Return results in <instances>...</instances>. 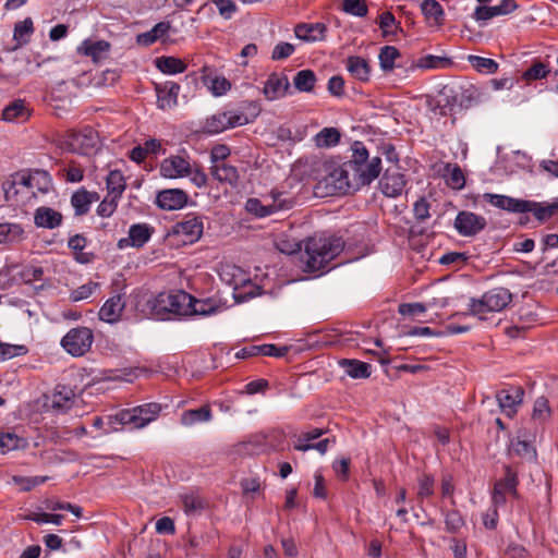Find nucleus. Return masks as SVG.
<instances>
[{
	"label": "nucleus",
	"mask_w": 558,
	"mask_h": 558,
	"mask_svg": "<svg viewBox=\"0 0 558 558\" xmlns=\"http://www.w3.org/2000/svg\"><path fill=\"white\" fill-rule=\"evenodd\" d=\"M344 247V242L339 236L314 235L307 238L304 244V252L301 260L304 263V270L315 272L323 270L335 259Z\"/></svg>",
	"instance_id": "f257e3e1"
},
{
	"label": "nucleus",
	"mask_w": 558,
	"mask_h": 558,
	"mask_svg": "<svg viewBox=\"0 0 558 558\" xmlns=\"http://www.w3.org/2000/svg\"><path fill=\"white\" fill-rule=\"evenodd\" d=\"M352 156L348 160V167L352 169L353 186L361 187L371 184L381 172V159L379 156L369 158L365 145L355 141L352 146Z\"/></svg>",
	"instance_id": "f03ea898"
},
{
	"label": "nucleus",
	"mask_w": 558,
	"mask_h": 558,
	"mask_svg": "<svg viewBox=\"0 0 558 558\" xmlns=\"http://www.w3.org/2000/svg\"><path fill=\"white\" fill-rule=\"evenodd\" d=\"M512 301L511 292L502 287L494 288L485 292L481 299L470 300L469 312L463 315L478 316L481 320L486 319L483 314L486 312H500Z\"/></svg>",
	"instance_id": "7ed1b4c3"
},
{
	"label": "nucleus",
	"mask_w": 558,
	"mask_h": 558,
	"mask_svg": "<svg viewBox=\"0 0 558 558\" xmlns=\"http://www.w3.org/2000/svg\"><path fill=\"white\" fill-rule=\"evenodd\" d=\"M160 411L161 405L159 403L150 402L133 409L122 410L116 415V418L122 425H133L135 428H143L155 421Z\"/></svg>",
	"instance_id": "20e7f679"
},
{
	"label": "nucleus",
	"mask_w": 558,
	"mask_h": 558,
	"mask_svg": "<svg viewBox=\"0 0 558 558\" xmlns=\"http://www.w3.org/2000/svg\"><path fill=\"white\" fill-rule=\"evenodd\" d=\"M192 295L184 291L175 293H160L156 298L154 310L160 314H175L187 316L191 313Z\"/></svg>",
	"instance_id": "39448f33"
},
{
	"label": "nucleus",
	"mask_w": 558,
	"mask_h": 558,
	"mask_svg": "<svg viewBox=\"0 0 558 558\" xmlns=\"http://www.w3.org/2000/svg\"><path fill=\"white\" fill-rule=\"evenodd\" d=\"M93 341L94 335L89 328L76 327L66 332L61 345L72 356H82L89 351Z\"/></svg>",
	"instance_id": "423d86ee"
},
{
	"label": "nucleus",
	"mask_w": 558,
	"mask_h": 558,
	"mask_svg": "<svg viewBox=\"0 0 558 558\" xmlns=\"http://www.w3.org/2000/svg\"><path fill=\"white\" fill-rule=\"evenodd\" d=\"M324 181L326 186L332 189L333 193L347 194L360 189L353 186L352 169L348 167V161L339 168L333 169Z\"/></svg>",
	"instance_id": "0eeeda50"
},
{
	"label": "nucleus",
	"mask_w": 558,
	"mask_h": 558,
	"mask_svg": "<svg viewBox=\"0 0 558 558\" xmlns=\"http://www.w3.org/2000/svg\"><path fill=\"white\" fill-rule=\"evenodd\" d=\"M487 222L483 216L462 210L454 219V228L460 235L474 236L485 229Z\"/></svg>",
	"instance_id": "6e6552de"
},
{
	"label": "nucleus",
	"mask_w": 558,
	"mask_h": 558,
	"mask_svg": "<svg viewBox=\"0 0 558 558\" xmlns=\"http://www.w3.org/2000/svg\"><path fill=\"white\" fill-rule=\"evenodd\" d=\"M524 389L521 386H511L508 389H501L496 393L499 408L512 417L518 412V407L523 402Z\"/></svg>",
	"instance_id": "1a4fd4ad"
},
{
	"label": "nucleus",
	"mask_w": 558,
	"mask_h": 558,
	"mask_svg": "<svg viewBox=\"0 0 558 558\" xmlns=\"http://www.w3.org/2000/svg\"><path fill=\"white\" fill-rule=\"evenodd\" d=\"M153 233L154 228L148 223H134L129 229V236L120 239L117 245L120 250L129 246L141 248L150 240Z\"/></svg>",
	"instance_id": "9d476101"
},
{
	"label": "nucleus",
	"mask_w": 558,
	"mask_h": 558,
	"mask_svg": "<svg viewBox=\"0 0 558 558\" xmlns=\"http://www.w3.org/2000/svg\"><path fill=\"white\" fill-rule=\"evenodd\" d=\"M536 429L534 432L527 430L526 427H522L518 432V439L512 441L509 448V452L529 461H533L536 458V450L531 445V440L535 439Z\"/></svg>",
	"instance_id": "9b49d317"
},
{
	"label": "nucleus",
	"mask_w": 558,
	"mask_h": 558,
	"mask_svg": "<svg viewBox=\"0 0 558 558\" xmlns=\"http://www.w3.org/2000/svg\"><path fill=\"white\" fill-rule=\"evenodd\" d=\"M483 198L488 202L490 205L507 210L509 213H529L530 211V201L513 198L507 195H499L493 193H485Z\"/></svg>",
	"instance_id": "f8f14e48"
},
{
	"label": "nucleus",
	"mask_w": 558,
	"mask_h": 558,
	"mask_svg": "<svg viewBox=\"0 0 558 558\" xmlns=\"http://www.w3.org/2000/svg\"><path fill=\"white\" fill-rule=\"evenodd\" d=\"M189 201V195L180 189L160 191L156 197V204L163 210H178L183 208Z\"/></svg>",
	"instance_id": "ddd939ff"
},
{
	"label": "nucleus",
	"mask_w": 558,
	"mask_h": 558,
	"mask_svg": "<svg viewBox=\"0 0 558 558\" xmlns=\"http://www.w3.org/2000/svg\"><path fill=\"white\" fill-rule=\"evenodd\" d=\"M259 107L255 101L245 100L241 104L239 110L226 111L230 122V129L238 125H245L252 122L259 114Z\"/></svg>",
	"instance_id": "4468645a"
},
{
	"label": "nucleus",
	"mask_w": 558,
	"mask_h": 558,
	"mask_svg": "<svg viewBox=\"0 0 558 558\" xmlns=\"http://www.w3.org/2000/svg\"><path fill=\"white\" fill-rule=\"evenodd\" d=\"M172 233L184 235L185 242L193 243L203 234V222L198 217L187 216L186 219L177 222L172 227Z\"/></svg>",
	"instance_id": "2eb2a0df"
},
{
	"label": "nucleus",
	"mask_w": 558,
	"mask_h": 558,
	"mask_svg": "<svg viewBox=\"0 0 558 558\" xmlns=\"http://www.w3.org/2000/svg\"><path fill=\"white\" fill-rule=\"evenodd\" d=\"M404 174L387 169L379 181L380 191L388 197H398L405 187Z\"/></svg>",
	"instance_id": "dca6fc26"
},
{
	"label": "nucleus",
	"mask_w": 558,
	"mask_h": 558,
	"mask_svg": "<svg viewBox=\"0 0 558 558\" xmlns=\"http://www.w3.org/2000/svg\"><path fill=\"white\" fill-rule=\"evenodd\" d=\"M155 90L157 93V106L159 109H172L178 104V95L180 85L168 81L162 84H156Z\"/></svg>",
	"instance_id": "f3484780"
},
{
	"label": "nucleus",
	"mask_w": 558,
	"mask_h": 558,
	"mask_svg": "<svg viewBox=\"0 0 558 558\" xmlns=\"http://www.w3.org/2000/svg\"><path fill=\"white\" fill-rule=\"evenodd\" d=\"M160 173L170 179L186 177L191 173V165L181 156H172L161 162Z\"/></svg>",
	"instance_id": "a211bd4d"
},
{
	"label": "nucleus",
	"mask_w": 558,
	"mask_h": 558,
	"mask_svg": "<svg viewBox=\"0 0 558 558\" xmlns=\"http://www.w3.org/2000/svg\"><path fill=\"white\" fill-rule=\"evenodd\" d=\"M518 8L514 0H501L498 5H478L475 9L474 17L476 21H488L495 16L506 15Z\"/></svg>",
	"instance_id": "6ab92c4d"
},
{
	"label": "nucleus",
	"mask_w": 558,
	"mask_h": 558,
	"mask_svg": "<svg viewBox=\"0 0 558 558\" xmlns=\"http://www.w3.org/2000/svg\"><path fill=\"white\" fill-rule=\"evenodd\" d=\"M289 349L287 347H277L275 344H260V345H250L241 349L235 353L236 359H247L251 356L264 355V356H275L282 357L288 353Z\"/></svg>",
	"instance_id": "aec40b11"
},
{
	"label": "nucleus",
	"mask_w": 558,
	"mask_h": 558,
	"mask_svg": "<svg viewBox=\"0 0 558 558\" xmlns=\"http://www.w3.org/2000/svg\"><path fill=\"white\" fill-rule=\"evenodd\" d=\"M125 307V302L121 294L108 299L99 311V318L106 323H117Z\"/></svg>",
	"instance_id": "412c9836"
},
{
	"label": "nucleus",
	"mask_w": 558,
	"mask_h": 558,
	"mask_svg": "<svg viewBox=\"0 0 558 558\" xmlns=\"http://www.w3.org/2000/svg\"><path fill=\"white\" fill-rule=\"evenodd\" d=\"M62 219L61 213L46 206L38 207L34 214V223L38 228H58L62 223Z\"/></svg>",
	"instance_id": "4be33fe9"
},
{
	"label": "nucleus",
	"mask_w": 558,
	"mask_h": 558,
	"mask_svg": "<svg viewBox=\"0 0 558 558\" xmlns=\"http://www.w3.org/2000/svg\"><path fill=\"white\" fill-rule=\"evenodd\" d=\"M110 50V44L106 40H84L78 47L80 54L90 57L94 62L105 59Z\"/></svg>",
	"instance_id": "5701e85b"
},
{
	"label": "nucleus",
	"mask_w": 558,
	"mask_h": 558,
	"mask_svg": "<svg viewBox=\"0 0 558 558\" xmlns=\"http://www.w3.org/2000/svg\"><path fill=\"white\" fill-rule=\"evenodd\" d=\"M345 68L350 75L360 82H367L371 76L368 61L360 56H350L345 60Z\"/></svg>",
	"instance_id": "b1692460"
},
{
	"label": "nucleus",
	"mask_w": 558,
	"mask_h": 558,
	"mask_svg": "<svg viewBox=\"0 0 558 558\" xmlns=\"http://www.w3.org/2000/svg\"><path fill=\"white\" fill-rule=\"evenodd\" d=\"M327 27L324 23H300L294 28L295 36L304 41H317L325 37Z\"/></svg>",
	"instance_id": "393cba45"
},
{
	"label": "nucleus",
	"mask_w": 558,
	"mask_h": 558,
	"mask_svg": "<svg viewBox=\"0 0 558 558\" xmlns=\"http://www.w3.org/2000/svg\"><path fill=\"white\" fill-rule=\"evenodd\" d=\"M99 196L96 192H88L84 187L77 190L71 196V205L76 216L86 215L93 202L98 201Z\"/></svg>",
	"instance_id": "a878e982"
},
{
	"label": "nucleus",
	"mask_w": 558,
	"mask_h": 558,
	"mask_svg": "<svg viewBox=\"0 0 558 558\" xmlns=\"http://www.w3.org/2000/svg\"><path fill=\"white\" fill-rule=\"evenodd\" d=\"M40 177L44 180V186H39L38 190L43 193L48 192L50 186V177L47 171L35 170L34 173L16 172L13 174L17 185H22L27 189L35 186L36 178Z\"/></svg>",
	"instance_id": "bb28decb"
},
{
	"label": "nucleus",
	"mask_w": 558,
	"mask_h": 558,
	"mask_svg": "<svg viewBox=\"0 0 558 558\" xmlns=\"http://www.w3.org/2000/svg\"><path fill=\"white\" fill-rule=\"evenodd\" d=\"M191 313L189 315L209 316L218 313L221 310L220 302L213 298L196 299L192 295Z\"/></svg>",
	"instance_id": "cd10ccee"
},
{
	"label": "nucleus",
	"mask_w": 558,
	"mask_h": 558,
	"mask_svg": "<svg viewBox=\"0 0 558 558\" xmlns=\"http://www.w3.org/2000/svg\"><path fill=\"white\" fill-rule=\"evenodd\" d=\"M289 87L290 83L287 76L279 77L272 74L265 84L264 94L268 99L272 100L284 95Z\"/></svg>",
	"instance_id": "c85d7f7f"
},
{
	"label": "nucleus",
	"mask_w": 558,
	"mask_h": 558,
	"mask_svg": "<svg viewBox=\"0 0 558 558\" xmlns=\"http://www.w3.org/2000/svg\"><path fill=\"white\" fill-rule=\"evenodd\" d=\"M213 417L210 407L205 404L198 409L186 410L181 415V424L192 426L196 423L209 422Z\"/></svg>",
	"instance_id": "c756f323"
},
{
	"label": "nucleus",
	"mask_w": 558,
	"mask_h": 558,
	"mask_svg": "<svg viewBox=\"0 0 558 558\" xmlns=\"http://www.w3.org/2000/svg\"><path fill=\"white\" fill-rule=\"evenodd\" d=\"M339 364L352 378H368L371 376V365L368 363L343 359Z\"/></svg>",
	"instance_id": "7c9ffc66"
},
{
	"label": "nucleus",
	"mask_w": 558,
	"mask_h": 558,
	"mask_svg": "<svg viewBox=\"0 0 558 558\" xmlns=\"http://www.w3.org/2000/svg\"><path fill=\"white\" fill-rule=\"evenodd\" d=\"M504 469L505 477L498 480L494 487L506 493L508 492L514 498H519V493L517 490V486L519 484L517 472H514L510 465H506Z\"/></svg>",
	"instance_id": "2f4dec72"
},
{
	"label": "nucleus",
	"mask_w": 558,
	"mask_h": 558,
	"mask_svg": "<svg viewBox=\"0 0 558 558\" xmlns=\"http://www.w3.org/2000/svg\"><path fill=\"white\" fill-rule=\"evenodd\" d=\"M442 175L451 189L461 190L465 185L463 171L457 163H446Z\"/></svg>",
	"instance_id": "473e14b6"
},
{
	"label": "nucleus",
	"mask_w": 558,
	"mask_h": 558,
	"mask_svg": "<svg viewBox=\"0 0 558 558\" xmlns=\"http://www.w3.org/2000/svg\"><path fill=\"white\" fill-rule=\"evenodd\" d=\"M34 32V24L31 17H26L14 26L13 39L15 46L13 49H19L29 41V37Z\"/></svg>",
	"instance_id": "72a5a7b5"
},
{
	"label": "nucleus",
	"mask_w": 558,
	"mask_h": 558,
	"mask_svg": "<svg viewBox=\"0 0 558 558\" xmlns=\"http://www.w3.org/2000/svg\"><path fill=\"white\" fill-rule=\"evenodd\" d=\"M107 190L108 195L119 198L125 190V179L120 170H111L107 175Z\"/></svg>",
	"instance_id": "f704fd0d"
},
{
	"label": "nucleus",
	"mask_w": 558,
	"mask_h": 558,
	"mask_svg": "<svg viewBox=\"0 0 558 558\" xmlns=\"http://www.w3.org/2000/svg\"><path fill=\"white\" fill-rule=\"evenodd\" d=\"M156 68L165 74L182 73L186 69V64L174 57H160L155 60Z\"/></svg>",
	"instance_id": "c9c22d12"
},
{
	"label": "nucleus",
	"mask_w": 558,
	"mask_h": 558,
	"mask_svg": "<svg viewBox=\"0 0 558 558\" xmlns=\"http://www.w3.org/2000/svg\"><path fill=\"white\" fill-rule=\"evenodd\" d=\"M24 229L19 223H0V244H8L23 240Z\"/></svg>",
	"instance_id": "e433bc0d"
},
{
	"label": "nucleus",
	"mask_w": 558,
	"mask_h": 558,
	"mask_svg": "<svg viewBox=\"0 0 558 558\" xmlns=\"http://www.w3.org/2000/svg\"><path fill=\"white\" fill-rule=\"evenodd\" d=\"M551 417V409L549 407V401L544 396L538 397L533 405L532 412V421L543 425L549 421Z\"/></svg>",
	"instance_id": "4c0bfd02"
},
{
	"label": "nucleus",
	"mask_w": 558,
	"mask_h": 558,
	"mask_svg": "<svg viewBox=\"0 0 558 558\" xmlns=\"http://www.w3.org/2000/svg\"><path fill=\"white\" fill-rule=\"evenodd\" d=\"M29 113L23 100L17 99L7 106L2 111V119L4 121H14L21 119L25 121Z\"/></svg>",
	"instance_id": "58836bf2"
},
{
	"label": "nucleus",
	"mask_w": 558,
	"mask_h": 558,
	"mask_svg": "<svg viewBox=\"0 0 558 558\" xmlns=\"http://www.w3.org/2000/svg\"><path fill=\"white\" fill-rule=\"evenodd\" d=\"M213 177L219 182H228L230 184H235L239 180V173L235 167L221 163L211 167Z\"/></svg>",
	"instance_id": "ea45409f"
},
{
	"label": "nucleus",
	"mask_w": 558,
	"mask_h": 558,
	"mask_svg": "<svg viewBox=\"0 0 558 558\" xmlns=\"http://www.w3.org/2000/svg\"><path fill=\"white\" fill-rule=\"evenodd\" d=\"M27 446V440L23 437H19L13 433H0V451L1 453L9 452L11 450L24 449Z\"/></svg>",
	"instance_id": "a19ab883"
},
{
	"label": "nucleus",
	"mask_w": 558,
	"mask_h": 558,
	"mask_svg": "<svg viewBox=\"0 0 558 558\" xmlns=\"http://www.w3.org/2000/svg\"><path fill=\"white\" fill-rule=\"evenodd\" d=\"M316 83V75L312 70L299 71L294 78L293 84L300 92L310 93L314 89Z\"/></svg>",
	"instance_id": "79ce46f5"
},
{
	"label": "nucleus",
	"mask_w": 558,
	"mask_h": 558,
	"mask_svg": "<svg viewBox=\"0 0 558 558\" xmlns=\"http://www.w3.org/2000/svg\"><path fill=\"white\" fill-rule=\"evenodd\" d=\"M421 9L426 19H434L438 26L444 24L445 11L439 2L436 0H424Z\"/></svg>",
	"instance_id": "37998d69"
},
{
	"label": "nucleus",
	"mask_w": 558,
	"mask_h": 558,
	"mask_svg": "<svg viewBox=\"0 0 558 558\" xmlns=\"http://www.w3.org/2000/svg\"><path fill=\"white\" fill-rule=\"evenodd\" d=\"M469 63L480 73L493 74L498 70V63L489 58L470 54L468 56Z\"/></svg>",
	"instance_id": "c03bdc74"
},
{
	"label": "nucleus",
	"mask_w": 558,
	"mask_h": 558,
	"mask_svg": "<svg viewBox=\"0 0 558 558\" xmlns=\"http://www.w3.org/2000/svg\"><path fill=\"white\" fill-rule=\"evenodd\" d=\"M341 138L340 132L335 128H325L316 136L315 143L317 147L336 146Z\"/></svg>",
	"instance_id": "a18cd8bd"
},
{
	"label": "nucleus",
	"mask_w": 558,
	"mask_h": 558,
	"mask_svg": "<svg viewBox=\"0 0 558 558\" xmlns=\"http://www.w3.org/2000/svg\"><path fill=\"white\" fill-rule=\"evenodd\" d=\"M245 207L247 211L257 217H266L281 208V205L277 206L276 199H274L271 205H264L258 198H248Z\"/></svg>",
	"instance_id": "49530a36"
},
{
	"label": "nucleus",
	"mask_w": 558,
	"mask_h": 558,
	"mask_svg": "<svg viewBox=\"0 0 558 558\" xmlns=\"http://www.w3.org/2000/svg\"><path fill=\"white\" fill-rule=\"evenodd\" d=\"M400 57L399 50L393 46H384L379 51V64L383 71L389 72L395 68V61Z\"/></svg>",
	"instance_id": "de8ad7c7"
},
{
	"label": "nucleus",
	"mask_w": 558,
	"mask_h": 558,
	"mask_svg": "<svg viewBox=\"0 0 558 558\" xmlns=\"http://www.w3.org/2000/svg\"><path fill=\"white\" fill-rule=\"evenodd\" d=\"M205 129L208 133L215 134L220 133L227 129H230V122L227 118L226 111L214 114L206 120Z\"/></svg>",
	"instance_id": "09e8293b"
},
{
	"label": "nucleus",
	"mask_w": 558,
	"mask_h": 558,
	"mask_svg": "<svg viewBox=\"0 0 558 558\" xmlns=\"http://www.w3.org/2000/svg\"><path fill=\"white\" fill-rule=\"evenodd\" d=\"M451 64V60L447 57L427 54L420 58L416 65L421 69H445Z\"/></svg>",
	"instance_id": "8fccbe9b"
},
{
	"label": "nucleus",
	"mask_w": 558,
	"mask_h": 558,
	"mask_svg": "<svg viewBox=\"0 0 558 558\" xmlns=\"http://www.w3.org/2000/svg\"><path fill=\"white\" fill-rule=\"evenodd\" d=\"M550 73L548 65L542 61H534L531 66L523 72L524 81H536L545 78Z\"/></svg>",
	"instance_id": "3c124183"
},
{
	"label": "nucleus",
	"mask_w": 558,
	"mask_h": 558,
	"mask_svg": "<svg viewBox=\"0 0 558 558\" xmlns=\"http://www.w3.org/2000/svg\"><path fill=\"white\" fill-rule=\"evenodd\" d=\"M378 24L384 36L396 34L397 31L402 32V27L397 24L395 15L389 11L379 15Z\"/></svg>",
	"instance_id": "603ef678"
},
{
	"label": "nucleus",
	"mask_w": 558,
	"mask_h": 558,
	"mask_svg": "<svg viewBox=\"0 0 558 558\" xmlns=\"http://www.w3.org/2000/svg\"><path fill=\"white\" fill-rule=\"evenodd\" d=\"M530 211L533 213L535 218L539 221H545L546 219L553 217L555 214L558 213V205L553 204L548 206H542L535 202L530 201Z\"/></svg>",
	"instance_id": "864d4df0"
},
{
	"label": "nucleus",
	"mask_w": 558,
	"mask_h": 558,
	"mask_svg": "<svg viewBox=\"0 0 558 558\" xmlns=\"http://www.w3.org/2000/svg\"><path fill=\"white\" fill-rule=\"evenodd\" d=\"M342 10L348 14L359 17L365 16L368 12L365 0H343Z\"/></svg>",
	"instance_id": "5fc2aeb1"
},
{
	"label": "nucleus",
	"mask_w": 558,
	"mask_h": 558,
	"mask_svg": "<svg viewBox=\"0 0 558 558\" xmlns=\"http://www.w3.org/2000/svg\"><path fill=\"white\" fill-rule=\"evenodd\" d=\"M435 480L430 474H423L418 478L417 499L423 501L434 495Z\"/></svg>",
	"instance_id": "6e6d98bb"
},
{
	"label": "nucleus",
	"mask_w": 558,
	"mask_h": 558,
	"mask_svg": "<svg viewBox=\"0 0 558 558\" xmlns=\"http://www.w3.org/2000/svg\"><path fill=\"white\" fill-rule=\"evenodd\" d=\"M64 391H56L52 396V408L54 409H68L70 408L74 393L71 389L63 387Z\"/></svg>",
	"instance_id": "4d7b16f0"
},
{
	"label": "nucleus",
	"mask_w": 558,
	"mask_h": 558,
	"mask_svg": "<svg viewBox=\"0 0 558 558\" xmlns=\"http://www.w3.org/2000/svg\"><path fill=\"white\" fill-rule=\"evenodd\" d=\"M27 352L26 347L9 343H0V361L10 360Z\"/></svg>",
	"instance_id": "13d9d810"
},
{
	"label": "nucleus",
	"mask_w": 558,
	"mask_h": 558,
	"mask_svg": "<svg viewBox=\"0 0 558 558\" xmlns=\"http://www.w3.org/2000/svg\"><path fill=\"white\" fill-rule=\"evenodd\" d=\"M24 519L35 521L36 523H39V524L40 523H53V524L60 525L62 523L63 515L62 514H51V513H46V512H41V513L31 512V513L26 514L24 517Z\"/></svg>",
	"instance_id": "bf43d9fd"
},
{
	"label": "nucleus",
	"mask_w": 558,
	"mask_h": 558,
	"mask_svg": "<svg viewBox=\"0 0 558 558\" xmlns=\"http://www.w3.org/2000/svg\"><path fill=\"white\" fill-rule=\"evenodd\" d=\"M99 287L98 282H88L86 284H83L75 290H73L70 294V300L73 302H78L82 300H85L92 295L94 290Z\"/></svg>",
	"instance_id": "052dcab7"
},
{
	"label": "nucleus",
	"mask_w": 558,
	"mask_h": 558,
	"mask_svg": "<svg viewBox=\"0 0 558 558\" xmlns=\"http://www.w3.org/2000/svg\"><path fill=\"white\" fill-rule=\"evenodd\" d=\"M183 509L187 514L201 511L204 508L203 499L196 495H184L182 497Z\"/></svg>",
	"instance_id": "680f3d73"
},
{
	"label": "nucleus",
	"mask_w": 558,
	"mask_h": 558,
	"mask_svg": "<svg viewBox=\"0 0 558 558\" xmlns=\"http://www.w3.org/2000/svg\"><path fill=\"white\" fill-rule=\"evenodd\" d=\"M445 523L448 532L456 533L464 525V520L459 511L452 510L447 512Z\"/></svg>",
	"instance_id": "e2e57ef3"
},
{
	"label": "nucleus",
	"mask_w": 558,
	"mask_h": 558,
	"mask_svg": "<svg viewBox=\"0 0 558 558\" xmlns=\"http://www.w3.org/2000/svg\"><path fill=\"white\" fill-rule=\"evenodd\" d=\"M119 198L107 196L98 205L97 214L101 217H110L117 209Z\"/></svg>",
	"instance_id": "0e129e2a"
},
{
	"label": "nucleus",
	"mask_w": 558,
	"mask_h": 558,
	"mask_svg": "<svg viewBox=\"0 0 558 558\" xmlns=\"http://www.w3.org/2000/svg\"><path fill=\"white\" fill-rule=\"evenodd\" d=\"M209 88L215 96H221L231 88V83L223 76H215L210 81Z\"/></svg>",
	"instance_id": "69168bd1"
},
{
	"label": "nucleus",
	"mask_w": 558,
	"mask_h": 558,
	"mask_svg": "<svg viewBox=\"0 0 558 558\" xmlns=\"http://www.w3.org/2000/svg\"><path fill=\"white\" fill-rule=\"evenodd\" d=\"M211 2L217 7L219 14L228 20L236 11V5L232 0H211Z\"/></svg>",
	"instance_id": "338daca9"
},
{
	"label": "nucleus",
	"mask_w": 558,
	"mask_h": 558,
	"mask_svg": "<svg viewBox=\"0 0 558 558\" xmlns=\"http://www.w3.org/2000/svg\"><path fill=\"white\" fill-rule=\"evenodd\" d=\"M294 52V46L290 43H279L275 46L271 59L272 60H283L290 57Z\"/></svg>",
	"instance_id": "774afa93"
}]
</instances>
